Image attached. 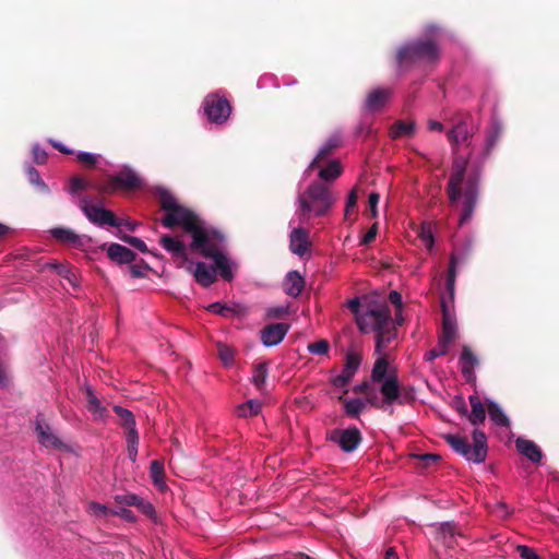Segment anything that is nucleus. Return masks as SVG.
I'll return each instance as SVG.
<instances>
[{"label": "nucleus", "mask_w": 559, "mask_h": 559, "mask_svg": "<svg viewBox=\"0 0 559 559\" xmlns=\"http://www.w3.org/2000/svg\"><path fill=\"white\" fill-rule=\"evenodd\" d=\"M110 182L115 187L123 189H136L141 187V178L129 166H123L121 169L110 176Z\"/></svg>", "instance_id": "18"}, {"label": "nucleus", "mask_w": 559, "mask_h": 559, "mask_svg": "<svg viewBox=\"0 0 559 559\" xmlns=\"http://www.w3.org/2000/svg\"><path fill=\"white\" fill-rule=\"evenodd\" d=\"M367 400L359 397L343 400L344 412L347 416L358 418L366 408Z\"/></svg>", "instance_id": "31"}, {"label": "nucleus", "mask_w": 559, "mask_h": 559, "mask_svg": "<svg viewBox=\"0 0 559 559\" xmlns=\"http://www.w3.org/2000/svg\"><path fill=\"white\" fill-rule=\"evenodd\" d=\"M50 234L56 240L75 249L86 250L92 246V238L90 236L76 234L68 227H53L50 229Z\"/></svg>", "instance_id": "12"}, {"label": "nucleus", "mask_w": 559, "mask_h": 559, "mask_svg": "<svg viewBox=\"0 0 559 559\" xmlns=\"http://www.w3.org/2000/svg\"><path fill=\"white\" fill-rule=\"evenodd\" d=\"M416 123L414 121L397 120L390 129V136L397 139L403 135H412L415 131Z\"/></svg>", "instance_id": "32"}, {"label": "nucleus", "mask_w": 559, "mask_h": 559, "mask_svg": "<svg viewBox=\"0 0 559 559\" xmlns=\"http://www.w3.org/2000/svg\"><path fill=\"white\" fill-rule=\"evenodd\" d=\"M107 255L110 260L121 264L131 263L135 259V253L131 249L119 243L109 245Z\"/></svg>", "instance_id": "25"}, {"label": "nucleus", "mask_w": 559, "mask_h": 559, "mask_svg": "<svg viewBox=\"0 0 559 559\" xmlns=\"http://www.w3.org/2000/svg\"><path fill=\"white\" fill-rule=\"evenodd\" d=\"M26 175H27L28 181L33 186H35L37 189H39L40 191H43L45 193L49 192L48 186L41 179L39 171L34 166L28 165L26 167Z\"/></svg>", "instance_id": "39"}, {"label": "nucleus", "mask_w": 559, "mask_h": 559, "mask_svg": "<svg viewBox=\"0 0 559 559\" xmlns=\"http://www.w3.org/2000/svg\"><path fill=\"white\" fill-rule=\"evenodd\" d=\"M75 155L79 162L88 167H94L102 157L99 154L86 151H78Z\"/></svg>", "instance_id": "44"}, {"label": "nucleus", "mask_w": 559, "mask_h": 559, "mask_svg": "<svg viewBox=\"0 0 559 559\" xmlns=\"http://www.w3.org/2000/svg\"><path fill=\"white\" fill-rule=\"evenodd\" d=\"M122 501L128 506H136L140 507L143 503V499L136 495H126Z\"/></svg>", "instance_id": "56"}, {"label": "nucleus", "mask_w": 559, "mask_h": 559, "mask_svg": "<svg viewBox=\"0 0 559 559\" xmlns=\"http://www.w3.org/2000/svg\"><path fill=\"white\" fill-rule=\"evenodd\" d=\"M87 409L93 414L95 419H105L107 409L94 394H90L87 400Z\"/></svg>", "instance_id": "38"}, {"label": "nucleus", "mask_w": 559, "mask_h": 559, "mask_svg": "<svg viewBox=\"0 0 559 559\" xmlns=\"http://www.w3.org/2000/svg\"><path fill=\"white\" fill-rule=\"evenodd\" d=\"M454 299L450 301L448 292L441 296L442 333L439 340L451 344L457 333L456 316L453 310Z\"/></svg>", "instance_id": "11"}, {"label": "nucleus", "mask_w": 559, "mask_h": 559, "mask_svg": "<svg viewBox=\"0 0 559 559\" xmlns=\"http://www.w3.org/2000/svg\"><path fill=\"white\" fill-rule=\"evenodd\" d=\"M123 240L126 242H128L131 247L138 249L142 253H145L148 251L146 243L139 237L127 236L123 238Z\"/></svg>", "instance_id": "50"}, {"label": "nucleus", "mask_w": 559, "mask_h": 559, "mask_svg": "<svg viewBox=\"0 0 559 559\" xmlns=\"http://www.w3.org/2000/svg\"><path fill=\"white\" fill-rule=\"evenodd\" d=\"M469 243L463 250H454L450 257L449 269L445 281V290L448 292L450 301L455 298V282L457 267L466 261L469 253Z\"/></svg>", "instance_id": "14"}, {"label": "nucleus", "mask_w": 559, "mask_h": 559, "mask_svg": "<svg viewBox=\"0 0 559 559\" xmlns=\"http://www.w3.org/2000/svg\"><path fill=\"white\" fill-rule=\"evenodd\" d=\"M87 187H88V183L85 179H83L81 177H73L70 180L69 192L71 194H76L80 191L86 190Z\"/></svg>", "instance_id": "47"}, {"label": "nucleus", "mask_w": 559, "mask_h": 559, "mask_svg": "<svg viewBox=\"0 0 559 559\" xmlns=\"http://www.w3.org/2000/svg\"><path fill=\"white\" fill-rule=\"evenodd\" d=\"M515 447L518 452L532 463H539L543 459V452L534 441L519 437L515 441Z\"/></svg>", "instance_id": "21"}, {"label": "nucleus", "mask_w": 559, "mask_h": 559, "mask_svg": "<svg viewBox=\"0 0 559 559\" xmlns=\"http://www.w3.org/2000/svg\"><path fill=\"white\" fill-rule=\"evenodd\" d=\"M334 203V199L326 185L314 181L308 188L299 192L295 202V213L288 226L289 249L298 255L304 257L310 247L309 231L304 227L311 217H321L328 214Z\"/></svg>", "instance_id": "2"}, {"label": "nucleus", "mask_w": 559, "mask_h": 559, "mask_svg": "<svg viewBox=\"0 0 559 559\" xmlns=\"http://www.w3.org/2000/svg\"><path fill=\"white\" fill-rule=\"evenodd\" d=\"M32 155L33 160L38 165L44 164L48 157L46 150L37 143L33 145Z\"/></svg>", "instance_id": "48"}, {"label": "nucleus", "mask_w": 559, "mask_h": 559, "mask_svg": "<svg viewBox=\"0 0 559 559\" xmlns=\"http://www.w3.org/2000/svg\"><path fill=\"white\" fill-rule=\"evenodd\" d=\"M129 272H130L131 276L134 277V278L144 276L143 271L138 265H130L129 266Z\"/></svg>", "instance_id": "64"}, {"label": "nucleus", "mask_w": 559, "mask_h": 559, "mask_svg": "<svg viewBox=\"0 0 559 559\" xmlns=\"http://www.w3.org/2000/svg\"><path fill=\"white\" fill-rule=\"evenodd\" d=\"M516 550L522 559H533L537 554L533 548L526 545H519Z\"/></svg>", "instance_id": "53"}, {"label": "nucleus", "mask_w": 559, "mask_h": 559, "mask_svg": "<svg viewBox=\"0 0 559 559\" xmlns=\"http://www.w3.org/2000/svg\"><path fill=\"white\" fill-rule=\"evenodd\" d=\"M50 143L52 144L53 147L58 148L61 153H64V154H72L73 153L72 148L67 147L66 145H63L60 142H56V141L51 140Z\"/></svg>", "instance_id": "63"}, {"label": "nucleus", "mask_w": 559, "mask_h": 559, "mask_svg": "<svg viewBox=\"0 0 559 559\" xmlns=\"http://www.w3.org/2000/svg\"><path fill=\"white\" fill-rule=\"evenodd\" d=\"M356 324L364 334H376V352L383 354L386 345L397 336L396 324L391 310L385 304H374L364 307L362 314Z\"/></svg>", "instance_id": "4"}, {"label": "nucleus", "mask_w": 559, "mask_h": 559, "mask_svg": "<svg viewBox=\"0 0 559 559\" xmlns=\"http://www.w3.org/2000/svg\"><path fill=\"white\" fill-rule=\"evenodd\" d=\"M289 312L288 305L271 306L265 309V317L267 319H280Z\"/></svg>", "instance_id": "45"}, {"label": "nucleus", "mask_w": 559, "mask_h": 559, "mask_svg": "<svg viewBox=\"0 0 559 559\" xmlns=\"http://www.w3.org/2000/svg\"><path fill=\"white\" fill-rule=\"evenodd\" d=\"M469 403L472 406V412L468 415V420L472 425L479 426L485 421L486 418L485 407L476 395L469 396Z\"/></svg>", "instance_id": "28"}, {"label": "nucleus", "mask_w": 559, "mask_h": 559, "mask_svg": "<svg viewBox=\"0 0 559 559\" xmlns=\"http://www.w3.org/2000/svg\"><path fill=\"white\" fill-rule=\"evenodd\" d=\"M487 404H488V414H489L490 420L496 426L509 427L510 426V419L507 416V414L503 412L501 406L498 403H496L495 401H491V400H488Z\"/></svg>", "instance_id": "27"}, {"label": "nucleus", "mask_w": 559, "mask_h": 559, "mask_svg": "<svg viewBox=\"0 0 559 559\" xmlns=\"http://www.w3.org/2000/svg\"><path fill=\"white\" fill-rule=\"evenodd\" d=\"M330 440L337 443L344 452L350 453L360 444L361 433L357 427L334 429L330 435Z\"/></svg>", "instance_id": "13"}, {"label": "nucleus", "mask_w": 559, "mask_h": 559, "mask_svg": "<svg viewBox=\"0 0 559 559\" xmlns=\"http://www.w3.org/2000/svg\"><path fill=\"white\" fill-rule=\"evenodd\" d=\"M391 94L392 91L390 88H374L367 95L365 100V108L370 111L382 108Z\"/></svg>", "instance_id": "23"}, {"label": "nucleus", "mask_w": 559, "mask_h": 559, "mask_svg": "<svg viewBox=\"0 0 559 559\" xmlns=\"http://www.w3.org/2000/svg\"><path fill=\"white\" fill-rule=\"evenodd\" d=\"M307 350L312 355L328 356L330 344L326 340H319L307 345Z\"/></svg>", "instance_id": "43"}, {"label": "nucleus", "mask_w": 559, "mask_h": 559, "mask_svg": "<svg viewBox=\"0 0 559 559\" xmlns=\"http://www.w3.org/2000/svg\"><path fill=\"white\" fill-rule=\"evenodd\" d=\"M388 369L389 364L386 359L380 357L372 367L371 378L373 382H381L380 392L383 396L381 408L384 411L390 408V414H393L392 406L395 403L403 404L405 400L401 393L397 376L395 373L388 374Z\"/></svg>", "instance_id": "5"}, {"label": "nucleus", "mask_w": 559, "mask_h": 559, "mask_svg": "<svg viewBox=\"0 0 559 559\" xmlns=\"http://www.w3.org/2000/svg\"><path fill=\"white\" fill-rule=\"evenodd\" d=\"M439 58V47L430 39H416L405 43L396 53V68L401 72L404 68L417 62H436Z\"/></svg>", "instance_id": "7"}, {"label": "nucleus", "mask_w": 559, "mask_h": 559, "mask_svg": "<svg viewBox=\"0 0 559 559\" xmlns=\"http://www.w3.org/2000/svg\"><path fill=\"white\" fill-rule=\"evenodd\" d=\"M502 132V124L497 118H492L490 122V128L487 131L486 141L484 144V148L481 152V157L485 159L491 153L492 148L497 144Z\"/></svg>", "instance_id": "24"}, {"label": "nucleus", "mask_w": 559, "mask_h": 559, "mask_svg": "<svg viewBox=\"0 0 559 559\" xmlns=\"http://www.w3.org/2000/svg\"><path fill=\"white\" fill-rule=\"evenodd\" d=\"M380 200L378 192H371L368 197L369 207H377Z\"/></svg>", "instance_id": "62"}, {"label": "nucleus", "mask_w": 559, "mask_h": 559, "mask_svg": "<svg viewBox=\"0 0 559 559\" xmlns=\"http://www.w3.org/2000/svg\"><path fill=\"white\" fill-rule=\"evenodd\" d=\"M444 440L451 449L463 456L467 462L481 464L487 457V437L479 429L473 431V444L465 437L454 433L444 435Z\"/></svg>", "instance_id": "6"}, {"label": "nucleus", "mask_w": 559, "mask_h": 559, "mask_svg": "<svg viewBox=\"0 0 559 559\" xmlns=\"http://www.w3.org/2000/svg\"><path fill=\"white\" fill-rule=\"evenodd\" d=\"M114 411L119 416L121 425L127 431L136 430L135 419L131 411L119 405H116Z\"/></svg>", "instance_id": "36"}, {"label": "nucleus", "mask_w": 559, "mask_h": 559, "mask_svg": "<svg viewBox=\"0 0 559 559\" xmlns=\"http://www.w3.org/2000/svg\"><path fill=\"white\" fill-rule=\"evenodd\" d=\"M495 511L501 516H508L512 513V510L504 502H497Z\"/></svg>", "instance_id": "57"}, {"label": "nucleus", "mask_w": 559, "mask_h": 559, "mask_svg": "<svg viewBox=\"0 0 559 559\" xmlns=\"http://www.w3.org/2000/svg\"><path fill=\"white\" fill-rule=\"evenodd\" d=\"M35 430L38 435V441L43 447L56 450L69 449V447L52 432L50 426L45 424L41 419H39V417L36 418Z\"/></svg>", "instance_id": "17"}, {"label": "nucleus", "mask_w": 559, "mask_h": 559, "mask_svg": "<svg viewBox=\"0 0 559 559\" xmlns=\"http://www.w3.org/2000/svg\"><path fill=\"white\" fill-rule=\"evenodd\" d=\"M158 193L160 206L166 212L160 219L162 225L166 228L181 226L192 237L190 247L214 261V266L201 261L188 262L187 270L195 282L209 287L215 282L217 272L224 281L230 282L237 263L225 252V236L202 222L192 211L178 204L176 198L166 189H158Z\"/></svg>", "instance_id": "1"}, {"label": "nucleus", "mask_w": 559, "mask_h": 559, "mask_svg": "<svg viewBox=\"0 0 559 559\" xmlns=\"http://www.w3.org/2000/svg\"><path fill=\"white\" fill-rule=\"evenodd\" d=\"M204 116L211 123L222 124L231 114V106L222 91L209 94L202 104Z\"/></svg>", "instance_id": "9"}, {"label": "nucleus", "mask_w": 559, "mask_h": 559, "mask_svg": "<svg viewBox=\"0 0 559 559\" xmlns=\"http://www.w3.org/2000/svg\"><path fill=\"white\" fill-rule=\"evenodd\" d=\"M126 440H127L128 457L130 459V461L132 463H135L136 457H138V449H139L138 430L127 431Z\"/></svg>", "instance_id": "37"}, {"label": "nucleus", "mask_w": 559, "mask_h": 559, "mask_svg": "<svg viewBox=\"0 0 559 559\" xmlns=\"http://www.w3.org/2000/svg\"><path fill=\"white\" fill-rule=\"evenodd\" d=\"M160 246L177 258H186V246L178 238L165 235L160 238Z\"/></svg>", "instance_id": "26"}, {"label": "nucleus", "mask_w": 559, "mask_h": 559, "mask_svg": "<svg viewBox=\"0 0 559 559\" xmlns=\"http://www.w3.org/2000/svg\"><path fill=\"white\" fill-rule=\"evenodd\" d=\"M261 411V402L257 399H252L241 404L238 407V413L242 417L258 415Z\"/></svg>", "instance_id": "40"}, {"label": "nucleus", "mask_w": 559, "mask_h": 559, "mask_svg": "<svg viewBox=\"0 0 559 559\" xmlns=\"http://www.w3.org/2000/svg\"><path fill=\"white\" fill-rule=\"evenodd\" d=\"M479 181L480 170L478 168L468 169L465 160H454L447 192L452 205L462 200L460 226L466 224L474 214L478 200Z\"/></svg>", "instance_id": "3"}, {"label": "nucleus", "mask_w": 559, "mask_h": 559, "mask_svg": "<svg viewBox=\"0 0 559 559\" xmlns=\"http://www.w3.org/2000/svg\"><path fill=\"white\" fill-rule=\"evenodd\" d=\"M290 330V324L285 322L267 324L260 331L261 343L265 347L276 346L285 338Z\"/></svg>", "instance_id": "16"}, {"label": "nucleus", "mask_w": 559, "mask_h": 559, "mask_svg": "<svg viewBox=\"0 0 559 559\" xmlns=\"http://www.w3.org/2000/svg\"><path fill=\"white\" fill-rule=\"evenodd\" d=\"M346 307L352 311L355 316V320H358V317L362 314L364 308L360 305L359 297H354L347 300Z\"/></svg>", "instance_id": "49"}, {"label": "nucleus", "mask_w": 559, "mask_h": 559, "mask_svg": "<svg viewBox=\"0 0 559 559\" xmlns=\"http://www.w3.org/2000/svg\"><path fill=\"white\" fill-rule=\"evenodd\" d=\"M206 310L212 313L225 317V318L233 317L235 313L234 309L230 306H228L225 302H221V301H215V302L210 304L206 307Z\"/></svg>", "instance_id": "42"}, {"label": "nucleus", "mask_w": 559, "mask_h": 559, "mask_svg": "<svg viewBox=\"0 0 559 559\" xmlns=\"http://www.w3.org/2000/svg\"><path fill=\"white\" fill-rule=\"evenodd\" d=\"M377 234H378V224L374 223L368 229V231L362 236V238L359 241V245L360 246H368L369 243H371L374 240Z\"/></svg>", "instance_id": "52"}, {"label": "nucleus", "mask_w": 559, "mask_h": 559, "mask_svg": "<svg viewBox=\"0 0 559 559\" xmlns=\"http://www.w3.org/2000/svg\"><path fill=\"white\" fill-rule=\"evenodd\" d=\"M90 510L95 515H103L107 512V507L105 504L98 503V502H91L90 503Z\"/></svg>", "instance_id": "58"}, {"label": "nucleus", "mask_w": 559, "mask_h": 559, "mask_svg": "<svg viewBox=\"0 0 559 559\" xmlns=\"http://www.w3.org/2000/svg\"><path fill=\"white\" fill-rule=\"evenodd\" d=\"M389 300L396 306L397 311H402L403 302L402 295L397 290H391L389 294Z\"/></svg>", "instance_id": "55"}, {"label": "nucleus", "mask_w": 559, "mask_h": 559, "mask_svg": "<svg viewBox=\"0 0 559 559\" xmlns=\"http://www.w3.org/2000/svg\"><path fill=\"white\" fill-rule=\"evenodd\" d=\"M360 366V359L353 355L347 354L343 369L338 374H333L330 378V383L337 389L347 386Z\"/></svg>", "instance_id": "15"}, {"label": "nucleus", "mask_w": 559, "mask_h": 559, "mask_svg": "<svg viewBox=\"0 0 559 559\" xmlns=\"http://www.w3.org/2000/svg\"><path fill=\"white\" fill-rule=\"evenodd\" d=\"M218 356H219V359L222 360V362L224 364V366H226V367L233 366L234 357H235V352L233 348H230L229 346L219 344L218 345Z\"/></svg>", "instance_id": "46"}, {"label": "nucleus", "mask_w": 559, "mask_h": 559, "mask_svg": "<svg viewBox=\"0 0 559 559\" xmlns=\"http://www.w3.org/2000/svg\"><path fill=\"white\" fill-rule=\"evenodd\" d=\"M305 287V278L298 271H289L283 282L284 292L290 297H298Z\"/></svg>", "instance_id": "22"}, {"label": "nucleus", "mask_w": 559, "mask_h": 559, "mask_svg": "<svg viewBox=\"0 0 559 559\" xmlns=\"http://www.w3.org/2000/svg\"><path fill=\"white\" fill-rule=\"evenodd\" d=\"M269 376L267 362H260L254 366L251 381L258 390H263Z\"/></svg>", "instance_id": "35"}, {"label": "nucleus", "mask_w": 559, "mask_h": 559, "mask_svg": "<svg viewBox=\"0 0 559 559\" xmlns=\"http://www.w3.org/2000/svg\"><path fill=\"white\" fill-rule=\"evenodd\" d=\"M450 345L451 344H449L444 341L438 340L437 346L435 348H431L428 352H426V354L424 356L425 360L432 361L438 357L444 356L449 352Z\"/></svg>", "instance_id": "41"}, {"label": "nucleus", "mask_w": 559, "mask_h": 559, "mask_svg": "<svg viewBox=\"0 0 559 559\" xmlns=\"http://www.w3.org/2000/svg\"><path fill=\"white\" fill-rule=\"evenodd\" d=\"M457 535L456 525L453 522H443L437 530V538L442 539L447 547H452Z\"/></svg>", "instance_id": "29"}, {"label": "nucleus", "mask_w": 559, "mask_h": 559, "mask_svg": "<svg viewBox=\"0 0 559 559\" xmlns=\"http://www.w3.org/2000/svg\"><path fill=\"white\" fill-rule=\"evenodd\" d=\"M356 134L358 136L368 138L373 134L371 122L360 121L356 128Z\"/></svg>", "instance_id": "51"}, {"label": "nucleus", "mask_w": 559, "mask_h": 559, "mask_svg": "<svg viewBox=\"0 0 559 559\" xmlns=\"http://www.w3.org/2000/svg\"><path fill=\"white\" fill-rule=\"evenodd\" d=\"M342 142V135L338 131L332 133L323 145L319 148L316 157L311 160L308 168L305 170L304 176H306L312 168L317 167L318 163L326 155L332 153V151L340 146Z\"/></svg>", "instance_id": "20"}, {"label": "nucleus", "mask_w": 559, "mask_h": 559, "mask_svg": "<svg viewBox=\"0 0 559 559\" xmlns=\"http://www.w3.org/2000/svg\"><path fill=\"white\" fill-rule=\"evenodd\" d=\"M79 207L88 222L95 226L120 227L121 222L118 221L114 212L105 209L102 202L95 201L91 197L80 199Z\"/></svg>", "instance_id": "8"}, {"label": "nucleus", "mask_w": 559, "mask_h": 559, "mask_svg": "<svg viewBox=\"0 0 559 559\" xmlns=\"http://www.w3.org/2000/svg\"><path fill=\"white\" fill-rule=\"evenodd\" d=\"M418 237L424 242L427 250L431 251L435 247V227L430 222L420 224Z\"/></svg>", "instance_id": "34"}, {"label": "nucleus", "mask_w": 559, "mask_h": 559, "mask_svg": "<svg viewBox=\"0 0 559 559\" xmlns=\"http://www.w3.org/2000/svg\"><path fill=\"white\" fill-rule=\"evenodd\" d=\"M476 130L473 118L469 115L459 116L448 132V141L453 151L466 144Z\"/></svg>", "instance_id": "10"}, {"label": "nucleus", "mask_w": 559, "mask_h": 559, "mask_svg": "<svg viewBox=\"0 0 559 559\" xmlns=\"http://www.w3.org/2000/svg\"><path fill=\"white\" fill-rule=\"evenodd\" d=\"M356 203H357V193L355 190H352L347 198H346V204H345V217H347L349 215V211L350 209H353L354 206H356Z\"/></svg>", "instance_id": "54"}, {"label": "nucleus", "mask_w": 559, "mask_h": 559, "mask_svg": "<svg viewBox=\"0 0 559 559\" xmlns=\"http://www.w3.org/2000/svg\"><path fill=\"white\" fill-rule=\"evenodd\" d=\"M342 174V168L336 159H332L326 166L319 169L318 176L323 181H333Z\"/></svg>", "instance_id": "33"}, {"label": "nucleus", "mask_w": 559, "mask_h": 559, "mask_svg": "<svg viewBox=\"0 0 559 559\" xmlns=\"http://www.w3.org/2000/svg\"><path fill=\"white\" fill-rule=\"evenodd\" d=\"M427 128L429 131L442 132L444 130V126L437 120L430 119L427 122Z\"/></svg>", "instance_id": "59"}, {"label": "nucleus", "mask_w": 559, "mask_h": 559, "mask_svg": "<svg viewBox=\"0 0 559 559\" xmlns=\"http://www.w3.org/2000/svg\"><path fill=\"white\" fill-rule=\"evenodd\" d=\"M478 366V358L468 346H463L460 356V367L463 378L467 383L476 381L474 369Z\"/></svg>", "instance_id": "19"}, {"label": "nucleus", "mask_w": 559, "mask_h": 559, "mask_svg": "<svg viewBox=\"0 0 559 559\" xmlns=\"http://www.w3.org/2000/svg\"><path fill=\"white\" fill-rule=\"evenodd\" d=\"M150 476L152 478V483L159 489L164 490L167 488L165 483V469L164 463L158 460H154L150 465Z\"/></svg>", "instance_id": "30"}, {"label": "nucleus", "mask_w": 559, "mask_h": 559, "mask_svg": "<svg viewBox=\"0 0 559 559\" xmlns=\"http://www.w3.org/2000/svg\"><path fill=\"white\" fill-rule=\"evenodd\" d=\"M118 221L121 222L120 227L124 226L126 228H128L131 231H133L135 229V227L138 226V223L130 218H118Z\"/></svg>", "instance_id": "60"}, {"label": "nucleus", "mask_w": 559, "mask_h": 559, "mask_svg": "<svg viewBox=\"0 0 559 559\" xmlns=\"http://www.w3.org/2000/svg\"><path fill=\"white\" fill-rule=\"evenodd\" d=\"M117 514H119L122 519L127 520V521H134L135 520V516L133 514V512L129 509H126V508H122L120 510V512H117Z\"/></svg>", "instance_id": "61"}]
</instances>
